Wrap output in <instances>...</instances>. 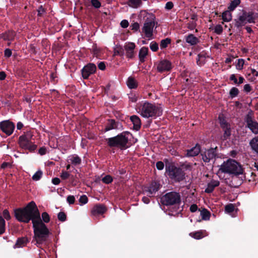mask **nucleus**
Wrapping results in <instances>:
<instances>
[{
    "label": "nucleus",
    "mask_w": 258,
    "mask_h": 258,
    "mask_svg": "<svg viewBox=\"0 0 258 258\" xmlns=\"http://www.w3.org/2000/svg\"><path fill=\"white\" fill-rule=\"evenodd\" d=\"M14 212L15 217L20 222L28 223L32 221L35 245L38 246L47 241L50 232L45 224L42 222L40 213L34 201L30 202L24 208L15 209Z\"/></svg>",
    "instance_id": "f257e3e1"
},
{
    "label": "nucleus",
    "mask_w": 258,
    "mask_h": 258,
    "mask_svg": "<svg viewBox=\"0 0 258 258\" xmlns=\"http://www.w3.org/2000/svg\"><path fill=\"white\" fill-rule=\"evenodd\" d=\"M166 173L169 178L175 182H180L185 178V171L180 167L175 166L174 163L165 158Z\"/></svg>",
    "instance_id": "f03ea898"
},
{
    "label": "nucleus",
    "mask_w": 258,
    "mask_h": 258,
    "mask_svg": "<svg viewBox=\"0 0 258 258\" xmlns=\"http://www.w3.org/2000/svg\"><path fill=\"white\" fill-rule=\"evenodd\" d=\"M130 135V132H123L116 136L105 139V141L107 146L110 148H118L121 150H124L128 148L127 146L128 139L127 135Z\"/></svg>",
    "instance_id": "7ed1b4c3"
},
{
    "label": "nucleus",
    "mask_w": 258,
    "mask_h": 258,
    "mask_svg": "<svg viewBox=\"0 0 258 258\" xmlns=\"http://www.w3.org/2000/svg\"><path fill=\"white\" fill-rule=\"evenodd\" d=\"M139 110L140 114L145 118H156L157 117L161 116L163 112L161 107L148 101H145L141 104L139 107Z\"/></svg>",
    "instance_id": "20e7f679"
},
{
    "label": "nucleus",
    "mask_w": 258,
    "mask_h": 258,
    "mask_svg": "<svg viewBox=\"0 0 258 258\" xmlns=\"http://www.w3.org/2000/svg\"><path fill=\"white\" fill-rule=\"evenodd\" d=\"M220 170L223 173L238 175L242 174L243 169L242 166L233 159H228L221 165Z\"/></svg>",
    "instance_id": "39448f33"
},
{
    "label": "nucleus",
    "mask_w": 258,
    "mask_h": 258,
    "mask_svg": "<svg viewBox=\"0 0 258 258\" xmlns=\"http://www.w3.org/2000/svg\"><path fill=\"white\" fill-rule=\"evenodd\" d=\"M32 135L27 132L19 137L18 143L19 147L24 150H28L32 153L34 152L36 149L37 146L31 141Z\"/></svg>",
    "instance_id": "423d86ee"
},
{
    "label": "nucleus",
    "mask_w": 258,
    "mask_h": 258,
    "mask_svg": "<svg viewBox=\"0 0 258 258\" xmlns=\"http://www.w3.org/2000/svg\"><path fill=\"white\" fill-rule=\"evenodd\" d=\"M160 202L166 206H178L181 203V196L175 191L168 192L161 197Z\"/></svg>",
    "instance_id": "0eeeda50"
},
{
    "label": "nucleus",
    "mask_w": 258,
    "mask_h": 258,
    "mask_svg": "<svg viewBox=\"0 0 258 258\" xmlns=\"http://www.w3.org/2000/svg\"><path fill=\"white\" fill-rule=\"evenodd\" d=\"M201 156L204 163H208L210 161L219 157L218 147H210L209 149L205 148L201 152Z\"/></svg>",
    "instance_id": "6e6552de"
},
{
    "label": "nucleus",
    "mask_w": 258,
    "mask_h": 258,
    "mask_svg": "<svg viewBox=\"0 0 258 258\" xmlns=\"http://www.w3.org/2000/svg\"><path fill=\"white\" fill-rule=\"evenodd\" d=\"M155 19L154 15L150 14L149 17L147 18L144 24L142 32L148 38H150L153 36V28L155 25Z\"/></svg>",
    "instance_id": "1a4fd4ad"
},
{
    "label": "nucleus",
    "mask_w": 258,
    "mask_h": 258,
    "mask_svg": "<svg viewBox=\"0 0 258 258\" xmlns=\"http://www.w3.org/2000/svg\"><path fill=\"white\" fill-rule=\"evenodd\" d=\"M253 113L249 111L246 115L244 118V121L246 122V127H248L252 133L254 134H258V122L253 119Z\"/></svg>",
    "instance_id": "9d476101"
},
{
    "label": "nucleus",
    "mask_w": 258,
    "mask_h": 258,
    "mask_svg": "<svg viewBox=\"0 0 258 258\" xmlns=\"http://www.w3.org/2000/svg\"><path fill=\"white\" fill-rule=\"evenodd\" d=\"M155 64L157 66V71L160 73L170 72L173 68L171 62L167 59H161Z\"/></svg>",
    "instance_id": "9b49d317"
},
{
    "label": "nucleus",
    "mask_w": 258,
    "mask_h": 258,
    "mask_svg": "<svg viewBox=\"0 0 258 258\" xmlns=\"http://www.w3.org/2000/svg\"><path fill=\"white\" fill-rule=\"evenodd\" d=\"M15 128V124L10 120H5L0 122L1 131L8 136L13 134Z\"/></svg>",
    "instance_id": "f8f14e48"
},
{
    "label": "nucleus",
    "mask_w": 258,
    "mask_h": 258,
    "mask_svg": "<svg viewBox=\"0 0 258 258\" xmlns=\"http://www.w3.org/2000/svg\"><path fill=\"white\" fill-rule=\"evenodd\" d=\"M161 187V185L159 182L154 180L152 181L149 186H146L144 187L143 193H147V196L151 197L152 195L158 191Z\"/></svg>",
    "instance_id": "ddd939ff"
},
{
    "label": "nucleus",
    "mask_w": 258,
    "mask_h": 258,
    "mask_svg": "<svg viewBox=\"0 0 258 258\" xmlns=\"http://www.w3.org/2000/svg\"><path fill=\"white\" fill-rule=\"evenodd\" d=\"M96 66L94 63H89L85 66L81 70L83 78L84 79H88L91 75L96 72Z\"/></svg>",
    "instance_id": "4468645a"
},
{
    "label": "nucleus",
    "mask_w": 258,
    "mask_h": 258,
    "mask_svg": "<svg viewBox=\"0 0 258 258\" xmlns=\"http://www.w3.org/2000/svg\"><path fill=\"white\" fill-rule=\"evenodd\" d=\"M136 44L134 42H126L124 45V49L125 50L126 56L130 59H133L135 57V49Z\"/></svg>",
    "instance_id": "2eb2a0df"
},
{
    "label": "nucleus",
    "mask_w": 258,
    "mask_h": 258,
    "mask_svg": "<svg viewBox=\"0 0 258 258\" xmlns=\"http://www.w3.org/2000/svg\"><path fill=\"white\" fill-rule=\"evenodd\" d=\"M122 128L121 122L116 121L114 119H108L104 129L105 132L113 129L119 130Z\"/></svg>",
    "instance_id": "dca6fc26"
},
{
    "label": "nucleus",
    "mask_w": 258,
    "mask_h": 258,
    "mask_svg": "<svg viewBox=\"0 0 258 258\" xmlns=\"http://www.w3.org/2000/svg\"><path fill=\"white\" fill-rule=\"evenodd\" d=\"M202 151L201 145L197 143L195 146L186 151L185 156L191 157L198 156Z\"/></svg>",
    "instance_id": "f3484780"
},
{
    "label": "nucleus",
    "mask_w": 258,
    "mask_h": 258,
    "mask_svg": "<svg viewBox=\"0 0 258 258\" xmlns=\"http://www.w3.org/2000/svg\"><path fill=\"white\" fill-rule=\"evenodd\" d=\"M256 15H257V14H255L252 11L247 12L245 11H243L241 16L243 17L246 23H254L255 20L256 18Z\"/></svg>",
    "instance_id": "a211bd4d"
},
{
    "label": "nucleus",
    "mask_w": 258,
    "mask_h": 258,
    "mask_svg": "<svg viewBox=\"0 0 258 258\" xmlns=\"http://www.w3.org/2000/svg\"><path fill=\"white\" fill-rule=\"evenodd\" d=\"M107 211L106 207L102 204H96L91 210V214L93 216L102 215Z\"/></svg>",
    "instance_id": "6ab92c4d"
},
{
    "label": "nucleus",
    "mask_w": 258,
    "mask_h": 258,
    "mask_svg": "<svg viewBox=\"0 0 258 258\" xmlns=\"http://www.w3.org/2000/svg\"><path fill=\"white\" fill-rule=\"evenodd\" d=\"M246 24V22L245 21L244 18L241 15L237 19H234L232 24H230L231 27L229 29V31L231 30V28L232 27L233 25L235 27H236L239 30H240V29L242 28V27L244 26Z\"/></svg>",
    "instance_id": "aec40b11"
},
{
    "label": "nucleus",
    "mask_w": 258,
    "mask_h": 258,
    "mask_svg": "<svg viewBox=\"0 0 258 258\" xmlns=\"http://www.w3.org/2000/svg\"><path fill=\"white\" fill-rule=\"evenodd\" d=\"M184 38L186 42L190 45H196L200 42V39L192 34H189Z\"/></svg>",
    "instance_id": "412c9836"
},
{
    "label": "nucleus",
    "mask_w": 258,
    "mask_h": 258,
    "mask_svg": "<svg viewBox=\"0 0 258 258\" xmlns=\"http://www.w3.org/2000/svg\"><path fill=\"white\" fill-rule=\"evenodd\" d=\"M130 120L133 124V128L136 131H139L141 126V121L137 115H132L130 117Z\"/></svg>",
    "instance_id": "4be33fe9"
},
{
    "label": "nucleus",
    "mask_w": 258,
    "mask_h": 258,
    "mask_svg": "<svg viewBox=\"0 0 258 258\" xmlns=\"http://www.w3.org/2000/svg\"><path fill=\"white\" fill-rule=\"evenodd\" d=\"M29 242L28 238L27 237H19L17 239L15 244L14 245V248L23 247L26 245Z\"/></svg>",
    "instance_id": "5701e85b"
},
{
    "label": "nucleus",
    "mask_w": 258,
    "mask_h": 258,
    "mask_svg": "<svg viewBox=\"0 0 258 258\" xmlns=\"http://www.w3.org/2000/svg\"><path fill=\"white\" fill-rule=\"evenodd\" d=\"M220 182L218 180H212L207 185L205 189V192L210 194L213 191L215 188L219 185Z\"/></svg>",
    "instance_id": "b1692460"
},
{
    "label": "nucleus",
    "mask_w": 258,
    "mask_h": 258,
    "mask_svg": "<svg viewBox=\"0 0 258 258\" xmlns=\"http://www.w3.org/2000/svg\"><path fill=\"white\" fill-rule=\"evenodd\" d=\"M249 145L251 150L258 155V136L251 139Z\"/></svg>",
    "instance_id": "393cba45"
},
{
    "label": "nucleus",
    "mask_w": 258,
    "mask_h": 258,
    "mask_svg": "<svg viewBox=\"0 0 258 258\" xmlns=\"http://www.w3.org/2000/svg\"><path fill=\"white\" fill-rule=\"evenodd\" d=\"M149 52L148 48L147 47H142L139 52V58L141 62H144L145 58L148 55Z\"/></svg>",
    "instance_id": "a878e982"
},
{
    "label": "nucleus",
    "mask_w": 258,
    "mask_h": 258,
    "mask_svg": "<svg viewBox=\"0 0 258 258\" xmlns=\"http://www.w3.org/2000/svg\"><path fill=\"white\" fill-rule=\"evenodd\" d=\"M15 36V32L12 30H9L5 32L0 34V39L4 40H12Z\"/></svg>",
    "instance_id": "bb28decb"
},
{
    "label": "nucleus",
    "mask_w": 258,
    "mask_h": 258,
    "mask_svg": "<svg viewBox=\"0 0 258 258\" xmlns=\"http://www.w3.org/2000/svg\"><path fill=\"white\" fill-rule=\"evenodd\" d=\"M126 4L131 8L137 9L141 6L142 2V0H127Z\"/></svg>",
    "instance_id": "cd10ccee"
},
{
    "label": "nucleus",
    "mask_w": 258,
    "mask_h": 258,
    "mask_svg": "<svg viewBox=\"0 0 258 258\" xmlns=\"http://www.w3.org/2000/svg\"><path fill=\"white\" fill-rule=\"evenodd\" d=\"M126 84L130 89H136L138 87V82L136 79L133 77L128 78Z\"/></svg>",
    "instance_id": "c85d7f7f"
},
{
    "label": "nucleus",
    "mask_w": 258,
    "mask_h": 258,
    "mask_svg": "<svg viewBox=\"0 0 258 258\" xmlns=\"http://www.w3.org/2000/svg\"><path fill=\"white\" fill-rule=\"evenodd\" d=\"M224 134L222 136L223 140H227L231 135V126L230 124L225 126L224 128H221Z\"/></svg>",
    "instance_id": "c756f323"
},
{
    "label": "nucleus",
    "mask_w": 258,
    "mask_h": 258,
    "mask_svg": "<svg viewBox=\"0 0 258 258\" xmlns=\"http://www.w3.org/2000/svg\"><path fill=\"white\" fill-rule=\"evenodd\" d=\"M200 211V215L202 216V219L203 220H208L211 217V213L207 209H203L202 210H199Z\"/></svg>",
    "instance_id": "7c9ffc66"
},
{
    "label": "nucleus",
    "mask_w": 258,
    "mask_h": 258,
    "mask_svg": "<svg viewBox=\"0 0 258 258\" xmlns=\"http://www.w3.org/2000/svg\"><path fill=\"white\" fill-rule=\"evenodd\" d=\"M204 231L200 230L196 232H191L189 235L196 239H200L204 237Z\"/></svg>",
    "instance_id": "2f4dec72"
},
{
    "label": "nucleus",
    "mask_w": 258,
    "mask_h": 258,
    "mask_svg": "<svg viewBox=\"0 0 258 258\" xmlns=\"http://www.w3.org/2000/svg\"><path fill=\"white\" fill-rule=\"evenodd\" d=\"M221 17L224 22H229L232 20V15L229 10L223 12Z\"/></svg>",
    "instance_id": "473e14b6"
},
{
    "label": "nucleus",
    "mask_w": 258,
    "mask_h": 258,
    "mask_svg": "<svg viewBox=\"0 0 258 258\" xmlns=\"http://www.w3.org/2000/svg\"><path fill=\"white\" fill-rule=\"evenodd\" d=\"M240 0H233L231 1L228 9L230 11H233L240 4Z\"/></svg>",
    "instance_id": "72a5a7b5"
},
{
    "label": "nucleus",
    "mask_w": 258,
    "mask_h": 258,
    "mask_svg": "<svg viewBox=\"0 0 258 258\" xmlns=\"http://www.w3.org/2000/svg\"><path fill=\"white\" fill-rule=\"evenodd\" d=\"M171 42V39L170 38H166L162 39L160 41V47L161 49L167 47L168 44Z\"/></svg>",
    "instance_id": "f704fd0d"
},
{
    "label": "nucleus",
    "mask_w": 258,
    "mask_h": 258,
    "mask_svg": "<svg viewBox=\"0 0 258 258\" xmlns=\"http://www.w3.org/2000/svg\"><path fill=\"white\" fill-rule=\"evenodd\" d=\"M218 119L219 120L220 125L221 128H224L225 126L230 124V123L226 121L225 118L223 115H220L218 117Z\"/></svg>",
    "instance_id": "c9c22d12"
},
{
    "label": "nucleus",
    "mask_w": 258,
    "mask_h": 258,
    "mask_svg": "<svg viewBox=\"0 0 258 258\" xmlns=\"http://www.w3.org/2000/svg\"><path fill=\"white\" fill-rule=\"evenodd\" d=\"M6 222L2 216H0V235L5 233L6 231Z\"/></svg>",
    "instance_id": "e433bc0d"
},
{
    "label": "nucleus",
    "mask_w": 258,
    "mask_h": 258,
    "mask_svg": "<svg viewBox=\"0 0 258 258\" xmlns=\"http://www.w3.org/2000/svg\"><path fill=\"white\" fill-rule=\"evenodd\" d=\"M72 164L74 165H80L82 160L78 155L73 156L70 159Z\"/></svg>",
    "instance_id": "4c0bfd02"
},
{
    "label": "nucleus",
    "mask_w": 258,
    "mask_h": 258,
    "mask_svg": "<svg viewBox=\"0 0 258 258\" xmlns=\"http://www.w3.org/2000/svg\"><path fill=\"white\" fill-rule=\"evenodd\" d=\"M41 219L43 223H48L50 221V216L47 212H44L41 214Z\"/></svg>",
    "instance_id": "58836bf2"
},
{
    "label": "nucleus",
    "mask_w": 258,
    "mask_h": 258,
    "mask_svg": "<svg viewBox=\"0 0 258 258\" xmlns=\"http://www.w3.org/2000/svg\"><path fill=\"white\" fill-rule=\"evenodd\" d=\"M239 93V90L236 87H232L229 92V95L231 98H233L238 95Z\"/></svg>",
    "instance_id": "ea45409f"
},
{
    "label": "nucleus",
    "mask_w": 258,
    "mask_h": 258,
    "mask_svg": "<svg viewBox=\"0 0 258 258\" xmlns=\"http://www.w3.org/2000/svg\"><path fill=\"white\" fill-rule=\"evenodd\" d=\"M42 175V171L41 170H39L33 175L32 178L34 181H38L41 179Z\"/></svg>",
    "instance_id": "a19ab883"
},
{
    "label": "nucleus",
    "mask_w": 258,
    "mask_h": 258,
    "mask_svg": "<svg viewBox=\"0 0 258 258\" xmlns=\"http://www.w3.org/2000/svg\"><path fill=\"white\" fill-rule=\"evenodd\" d=\"M150 48L153 52H156L159 49L158 44L154 41H152L150 44Z\"/></svg>",
    "instance_id": "79ce46f5"
},
{
    "label": "nucleus",
    "mask_w": 258,
    "mask_h": 258,
    "mask_svg": "<svg viewBox=\"0 0 258 258\" xmlns=\"http://www.w3.org/2000/svg\"><path fill=\"white\" fill-rule=\"evenodd\" d=\"M102 181L105 184H109L113 181V178L110 175H107L102 178Z\"/></svg>",
    "instance_id": "37998d69"
},
{
    "label": "nucleus",
    "mask_w": 258,
    "mask_h": 258,
    "mask_svg": "<svg viewBox=\"0 0 258 258\" xmlns=\"http://www.w3.org/2000/svg\"><path fill=\"white\" fill-rule=\"evenodd\" d=\"M235 207L232 204H229L225 207V211L228 213H231L234 211Z\"/></svg>",
    "instance_id": "c03bdc74"
},
{
    "label": "nucleus",
    "mask_w": 258,
    "mask_h": 258,
    "mask_svg": "<svg viewBox=\"0 0 258 258\" xmlns=\"http://www.w3.org/2000/svg\"><path fill=\"white\" fill-rule=\"evenodd\" d=\"M244 63V59L240 58L237 60V62L236 64V69L238 70H241L243 69V67Z\"/></svg>",
    "instance_id": "a18cd8bd"
},
{
    "label": "nucleus",
    "mask_w": 258,
    "mask_h": 258,
    "mask_svg": "<svg viewBox=\"0 0 258 258\" xmlns=\"http://www.w3.org/2000/svg\"><path fill=\"white\" fill-rule=\"evenodd\" d=\"M57 218L59 221L61 222H64L67 219V215L65 213L60 212L57 214Z\"/></svg>",
    "instance_id": "49530a36"
},
{
    "label": "nucleus",
    "mask_w": 258,
    "mask_h": 258,
    "mask_svg": "<svg viewBox=\"0 0 258 258\" xmlns=\"http://www.w3.org/2000/svg\"><path fill=\"white\" fill-rule=\"evenodd\" d=\"M223 30V29L222 26L221 25L218 24L215 27L214 32L218 35H220L222 34Z\"/></svg>",
    "instance_id": "de8ad7c7"
},
{
    "label": "nucleus",
    "mask_w": 258,
    "mask_h": 258,
    "mask_svg": "<svg viewBox=\"0 0 258 258\" xmlns=\"http://www.w3.org/2000/svg\"><path fill=\"white\" fill-rule=\"evenodd\" d=\"M90 2L92 6L96 9H99L101 6V4L99 0H91Z\"/></svg>",
    "instance_id": "09e8293b"
},
{
    "label": "nucleus",
    "mask_w": 258,
    "mask_h": 258,
    "mask_svg": "<svg viewBox=\"0 0 258 258\" xmlns=\"http://www.w3.org/2000/svg\"><path fill=\"white\" fill-rule=\"evenodd\" d=\"M60 176L62 180H66L71 176V174L68 172L62 170Z\"/></svg>",
    "instance_id": "8fccbe9b"
},
{
    "label": "nucleus",
    "mask_w": 258,
    "mask_h": 258,
    "mask_svg": "<svg viewBox=\"0 0 258 258\" xmlns=\"http://www.w3.org/2000/svg\"><path fill=\"white\" fill-rule=\"evenodd\" d=\"M46 12L45 9L43 8L42 5H40L37 10V16L38 17H42L43 14L45 13Z\"/></svg>",
    "instance_id": "3c124183"
},
{
    "label": "nucleus",
    "mask_w": 258,
    "mask_h": 258,
    "mask_svg": "<svg viewBox=\"0 0 258 258\" xmlns=\"http://www.w3.org/2000/svg\"><path fill=\"white\" fill-rule=\"evenodd\" d=\"M3 215L5 219L7 220H9L11 217L9 211L7 209H5L3 212Z\"/></svg>",
    "instance_id": "603ef678"
},
{
    "label": "nucleus",
    "mask_w": 258,
    "mask_h": 258,
    "mask_svg": "<svg viewBox=\"0 0 258 258\" xmlns=\"http://www.w3.org/2000/svg\"><path fill=\"white\" fill-rule=\"evenodd\" d=\"M131 29L135 31H137L140 29V25L138 22H135L131 24L130 26Z\"/></svg>",
    "instance_id": "864d4df0"
},
{
    "label": "nucleus",
    "mask_w": 258,
    "mask_h": 258,
    "mask_svg": "<svg viewBox=\"0 0 258 258\" xmlns=\"http://www.w3.org/2000/svg\"><path fill=\"white\" fill-rule=\"evenodd\" d=\"M164 163H165L164 161L162 162V161H160L157 162L156 163V166L157 169L159 170H161L163 169V168L164 167Z\"/></svg>",
    "instance_id": "5fc2aeb1"
},
{
    "label": "nucleus",
    "mask_w": 258,
    "mask_h": 258,
    "mask_svg": "<svg viewBox=\"0 0 258 258\" xmlns=\"http://www.w3.org/2000/svg\"><path fill=\"white\" fill-rule=\"evenodd\" d=\"M128 99L129 101L132 102H136L138 100V97L133 93L129 94Z\"/></svg>",
    "instance_id": "6e6d98bb"
},
{
    "label": "nucleus",
    "mask_w": 258,
    "mask_h": 258,
    "mask_svg": "<svg viewBox=\"0 0 258 258\" xmlns=\"http://www.w3.org/2000/svg\"><path fill=\"white\" fill-rule=\"evenodd\" d=\"M88 201V199L86 195L81 196L79 199V202L82 204H86Z\"/></svg>",
    "instance_id": "4d7b16f0"
},
{
    "label": "nucleus",
    "mask_w": 258,
    "mask_h": 258,
    "mask_svg": "<svg viewBox=\"0 0 258 258\" xmlns=\"http://www.w3.org/2000/svg\"><path fill=\"white\" fill-rule=\"evenodd\" d=\"M197 24L195 22H190L187 24V28L190 30H192L196 27Z\"/></svg>",
    "instance_id": "13d9d810"
},
{
    "label": "nucleus",
    "mask_w": 258,
    "mask_h": 258,
    "mask_svg": "<svg viewBox=\"0 0 258 258\" xmlns=\"http://www.w3.org/2000/svg\"><path fill=\"white\" fill-rule=\"evenodd\" d=\"M67 201L69 204H73L75 201V197L74 196L70 195L67 197Z\"/></svg>",
    "instance_id": "bf43d9fd"
},
{
    "label": "nucleus",
    "mask_w": 258,
    "mask_h": 258,
    "mask_svg": "<svg viewBox=\"0 0 258 258\" xmlns=\"http://www.w3.org/2000/svg\"><path fill=\"white\" fill-rule=\"evenodd\" d=\"M120 25L122 28H126L128 26L129 23L127 20H123L121 21Z\"/></svg>",
    "instance_id": "052dcab7"
},
{
    "label": "nucleus",
    "mask_w": 258,
    "mask_h": 258,
    "mask_svg": "<svg viewBox=\"0 0 258 258\" xmlns=\"http://www.w3.org/2000/svg\"><path fill=\"white\" fill-rule=\"evenodd\" d=\"M207 57H208V56L207 55V53L205 51H202L198 55V57H199V58H201L202 59H205Z\"/></svg>",
    "instance_id": "680f3d73"
},
{
    "label": "nucleus",
    "mask_w": 258,
    "mask_h": 258,
    "mask_svg": "<svg viewBox=\"0 0 258 258\" xmlns=\"http://www.w3.org/2000/svg\"><path fill=\"white\" fill-rule=\"evenodd\" d=\"M173 3L172 2H168L166 4L165 8L166 10H170L173 8Z\"/></svg>",
    "instance_id": "e2e57ef3"
},
{
    "label": "nucleus",
    "mask_w": 258,
    "mask_h": 258,
    "mask_svg": "<svg viewBox=\"0 0 258 258\" xmlns=\"http://www.w3.org/2000/svg\"><path fill=\"white\" fill-rule=\"evenodd\" d=\"M12 54V50L10 49L7 48L4 51L5 56L10 57Z\"/></svg>",
    "instance_id": "0e129e2a"
},
{
    "label": "nucleus",
    "mask_w": 258,
    "mask_h": 258,
    "mask_svg": "<svg viewBox=\"0 0 258 258\" xmlns=\"http://www.w3.org/2000/svg\"><path fill=\"white\" fill-rule=\"evenodd\" d=\"M243 90L246 93L250 92L251 91V87L249 84H245L244 86Z\"/></svg>",
    "instance_id": "69168bd1"
},
{
    "label": "nucleus",
    "mask_w": 258,
    "mask_h": 258,
    "mask_svg": "<svg viewBox=\"0 0 258 258\" xmlns=\"http://www.w3.org/2000/svg\"><path fill=\"white\" fill-rule=\"evenodd\" d=\"M198 209V206L196 204H192L190 208V211L192 213L196 212Z\"/></svg>",
    "instance_id": "338daca9"
},
{
    "label": "nucleus",
    "mask_w": 258,
    "mask_h": 258,
    "mask_svg": "<svg viewBox=\"0 0 258 258\" xmlns=\"http://www.w3.org/2000/svg\"><path fill=\"white\" fill-rule=\"evenodd\" d=\"M38 153L41 155H44L46 153V149L44 147H41L38 150Z\"/></svg>",
    "instance_id": "774afa93"
}]
</instances>
